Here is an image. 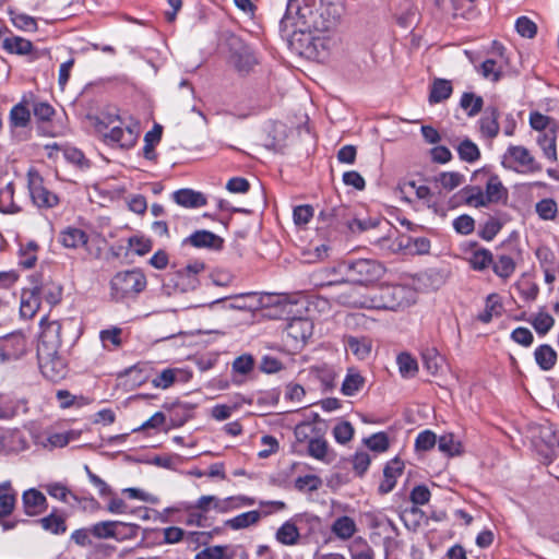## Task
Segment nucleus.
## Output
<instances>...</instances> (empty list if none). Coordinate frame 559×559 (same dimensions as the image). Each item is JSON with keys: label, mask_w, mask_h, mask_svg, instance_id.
<instances>
[{"label": "nucleus", "mask_w": 559, "mask_h": 559, "mask_svg": "<svg viewBox=\"0 0 559 559\" xmlns=\"http://www.w3.org/2000/svg\"><path fill=\"white\" fill-rule=\"evenodd\" d=\"M342 0H288L280 34L300 53L329 52L337 44L331 31L343 14Z\"/></svg>", "instance_id": "nucleus-1"}, {"label": "nucleus", "mask_w": 559, "mask_h": 559, "mask_svg": "<svg viewBox=\"0 0 559 559\" xmlns=\"http://www.w3.org/2000/svg\"><path fill=\"white\" fill-rule=\"evenodd\" d=\"M61 323L49 321L46 317L40 320V335L37 344L39 369L45 378L59 381L68 373L67 359L61 355Z\"/></svg>", "instance_id": "nucleus-2"}, {"label": "nucleus", "mask_w": 559, "mask_h": 559, "mask_svg": "<svg viewBox=\"0 0 559 559\" xmlns=\"http://www.w3.org/2000/svg\"><path fill=\"white\" fill-rule=\"evenodd\" d=\"M340 273L342 281L352 283L359 286H367L379 281L384 272V266L376 260L358 259L353 261L340 262L334 266L322 267L311 274V281L316 286H332L336 285L341 280L321 278L324 273Z\"/></svg>", "instance_id": "nucleus-3"}, {"label": "nucleus", "mask_w": 559, "mask_h": 559, "mask_svg": "<svg viewBox=\"0 0 559 559\" xmlns=\"http://www.w3.org/2000/svg\"><path fill=\"white\" fill-rule=\"evenodd\" d=\"M94 127L103 141L112 147L130 148L136 143L140 134L138 122L122 126L117 115L98 116L95 118Z\"/></svg>", "instance_id": "nucleus-4"}, {"label": "nucleus", "mask_w": 559, "mask_h": 559, "mask_svg": "<svg viewBox=\"0 0 559 559\" xmlns=\"http://www.w3.org/2000/svg\"><path fill=\"white\" fill-rule=\"evenodd\" d=\"M417 293L406 285H384L370 295V309L396 311L416 301Z\"/></svg>", "instance_id": "nucleus-5"}, {"label": "nucleus", "mask_w": 559, "mask_h": 559, "mask_svg": "<svg viewBox=\"0 0 559 559\" xmlns=\"http://www.w3.org/2000/svg\"><path fill=\"white\" fill-rule=\"evenodd\" d=\"M146 277L139 269L118 272L110 281V295L115 300L134 298L146 287Z\"/></svg>", "instance_id": "nucleus-6"}, {"label": "nucleus", "mask_w": 559, "mask_h": 559, "mask_svg": "<svg viewBox=\"0 0 559 559\" xmlns=\"http://www.w3.org/2000/svg\"><path fill=\"white\" fill-rule=\"evenodd\" d=\"M520 258L519 236L512 231L508 239L497 248V260L493 262L491 259L492 270L500 278L508 280L513 275Z\"/></svg>", "instance_id": "nucleus-7"}, {"label": "nucleus", "mask_w": 559, "mask_h": 559, "mask_svg": "<svg viewBox=\"0 0 559 559\" xmlns=\"http://www.w3.org/2000/svg\"><path fill=\"white\" fill-rule=\"evenodd\" d=\"M374 243L386 253H399L408 250L413 253L426 254L430 250V240L426 237L399 236L392 239L391 236H385L377 239Z\"/></svg>", "instance_id": "nucleus-8"}, {"label": "nucleus", "mask_w": 559, "mask_h": 559, "mask_svg": "<svg viewBox=\"0 0 559 559\" xmlns=\"http://www.w3.org/2000/svg\"><path fill=\"white\" fill-rule=\"evenodd\" d=\"M502 164L521 174H534L542 170V165L533 154L522 145H511L503 155Z\"/></svg>", "instance_id": "nucleus-9"}, {"label": "nucleus", "mask_w": 559, "mask_h": 559, "mask_svg": "<svg viewBox=\"0 0 559 559\" xmlns=\"http://www.w3.org/2000/svg\"><path fill=\"white\" fill-rule=\"evenodd\" d=\"M92 536L97 539L132 538L136 533V525L127 524L120 521H100L91 526Z\"/></svg>", "instance_id": "nucleus-10"}, {"label": "nucleus", "mask_w": 559, "mask_h": 559, "mask_svg": "<svg viewBox=\"0 0 559 559\" xmlns=\"http://www.w3.org/2000/svg\"><path fill=\"white\" fill-rule=\"evenodd\" d=\"M28 189L34 204L43 209H51L59 203L57 194L44 186V180L37 171H28Z\"/></svg>", "instance_id": "nucleus-11"}, {"label": "nucleus", "mask_w": 559, "mask_h": 559, "mask_svg": "<svg viewBox=\"0 0 559 559\" xmlns=\"http://www.w3.org/2000/svg\"><path fill=\"white\" fill-rule=\"evenodd\" d=\"M231 53L229 62L236 71L241 74L249 73L253 67L258 63L257 57L253 50L245 45L239 39H234L230 43Z\"/></svg>", "instance_id": "nucleus-12"}, {"label": "nucleus", "mask_w": 559, "mask_h": 559, "mask_svg": "<svg viewBox=\"0 0 559 559\" xmlns=\"http://www.w3.org/2000/svg\"><path fill=\"white\" fill-rule=\"evenodd\" d=\"M26 350V338L20 332L11 333L0 340V361L2 362L20 359Z\"/></svg>", "instance_id": "nucleus-13"}, {"label": "nucleus", "mask_w": 559, "mask_h": 559, "mask_svg": "<svg viewBox=\"0 0 559 559\" xmlns=\"http://www.w3.org/2000/svg\"><path fill=\"white\" fill-rule=\"evenodd\" d=\"M22 508L27 516H38L48 509L46 496L36 488H29L22 493Z\"/></svg>", "instance_id": "nucleus-14"}, {"label": "nucleus", "mask_w": 559, "mask_h": 559, "mask_svg": "<svg viewBox=\"0 0 559 559\" xmlns=\"http://www.w3.org/2000/svg\"><path fill=\"white\" fill-rule=\"evenodd\" d=\"M320 216L328 221L331 225H335V227H347L348 229H354L353 214L350 210L341 204L334 207L324 209L321 211Z\"/></svg>", "instance_id": "nucleus-15"}, {"label": "nucleus", "mask_w": 559, "mask_h": 559, "mask_svg": "<svg viewBox=\"0 0 559 559\" xmlns=\"http://www.w3.org/2000/svg\"><path fill=\"white\" fill-rule=\"evenodd\" d=\"M404 463L399 457L386 463L383 469V479L378 488L381 495H386L393 490L396 479L402 475Z\"/></svg>", "instance_id": "nucleus-16"}, {"label": "nucleus", "mask_w": 559, "mask_h": 559, "mask_svg": "<svg viewBox=\"0 0 559 559\" xmlns=\"http://www.w3.org/2000/svg\"><path fill=\"white\" fill-rule=\"evenodd\" d=\"M228 500L219 499L216 496L213 495H204L201 496L195 503H189L185 506V511H190L192 509H197L198 511H201L203 513H207L210 510H215L218 513H227Z\"/></svg>", "instance_id": "nucleus-17"}, {"label": "nucleus", "mask_w": 559, "mask_h": 559, "mask_svg": "<svg viewBox=\"0 0 559 559\" xmlns=\"http://www.w3.org/2000/svg\"><path fill=\"white\" fill-rule=\"evenodd\" d=\"M491 80H499L509 72V60L504 56V48L501 44L491 41Z\"/></svg>", "instance_id": "nucleus-18"}, {"label": "nucleus", "mask_w": 559, "mask_h": 559, "mask_svg": "<svg viewBox=\"0 0 559 559\" xmlns=\"http://www.w3.org/2000/svg\"><path fill=\"white\" fill-rule=\"evenodd\" d=\"M464 252L468 254L467 261L475 271H484L489 264V252L475 241L465 243Z\"/></svg>", "instance_id": "nucleus-19"}, {"label": "nucleus", "mask_w": 559, "mask_h": 559, "mask_svg": "<svg viewBox=\"0 0 559 559\" xmlns=\"http://www.w3.org/2000/svg\"><path fill=\"white\" fill-rule=\"evenodd\" d=\"M59 242L69 249L83 248L88 242V235L78 227H66L59 233Z\"/></svg>", "instance_id": "nucleus-20"}, {"label": "nucleus", "mask_w": 559, "mask_h": 559, "mask_svg": "<svg viewBox=\"0 0 559 559\" xmlns=\"http://www.w3.org/2000/svg\"><path fill=\"white\" fill-rule=\"evenodd\" d=\"M191 245L195 248H211L219 250L223 247V239L209 230H198L183 240V245Z\"/></svg>", "instance_id": "nucleus-21"}, {"label": "nucleus", "mask_w": 559, "mask_h": 559, "mask_svg": "<svg viewBox=\"0 0 559 559\" xmlns=\"http://www.w3.org/2000/svg\"><path fill=\"white\" fill-rule=\"evenodd\" d=\"M337 302L346 307L370 309V295L361 294L356 287L347 286L337 295Z\"/></svg>", "instance_id": "nucleus-22"}, {"label": "nucleus", "mask_w": 559, "mask_h": 559, "mask_svg": "<svg viewBox=\"0 0 559 559\" xmlns=\"http://www.w3.org/2000/svg\"><path fill=\"white\" fill-rule=\"evenodd\" d=\"M313 324L305 318H294L286 325V333L295 341L306 342L312 335Z\"/></svg>", "instance_id": "nucleus-23"}, {"label": "nucleus", "mask_w": 559, "mask_h": 559, "mask_svg": "<svg viewBox=\"0 0 559 559\" xmlns=\"http://www.w3.org/2000/svg\"><path fill=\"white\" fill-rule=\"evenodd\" d=\"M29 106L31 100L24 96L20 103L12 107L9 117L10 126L12 128H25L28 126L31 121Z\"/></svg>", "instance_id": "nucleus-24"}, {"label": "nucleus", "mask_w": 559, "mask_h": 559, "mask_svg": "<svg viewBox=\"0 0 559 559\" xmlns=\"http://www.w3.org/2000/svg\"><path fill=\"white\" fill-rule=\"evenodd\" d=\"M345 347L349 350L357 359H367L372 349V341L366 336H347L345 338Z\"/></svg>", "instance_id": "nucleus-25"}, {"label": "nucleus", "mask_w": 559, "mask_h": 559, "mask_svg": "<svg viewBox=\"0 0 559 559\" xmlns=\"http://www.w3.org/2000/svg\"><path fill=\"white\" fill-rule=\"evenodd\" d=\"M40 306L37 288L24 289L21 295L20 313L25 319L33 318Z\"/></svg>", "instance_id": "nucleus-26"}, {"label": "nucleus", "mask_w": 559, "mask_h": 559, "mask_svg": "<svg viewBox=\"0 0 559 559\" xmlns=\"http://www.w3.org/2000/svg\"><path fill=\"white\" fill-rule=\"evenodd\" d=\"M536 143L543 151L544 156L549 162H557V130H548L544 133H538L536 138Z\"/></svg>", "instance_id": "nucleus-27"}, {"label": "nucleus", "mask_w": 559, "mask_h": 559, "mask_svg": "<svg viewBox=\"0 0 559 559\" xmlns=\"http://www.w3.org/2000/svg\"><path fill=\"white\" fill-rule=\"evenodd\" d=\"M331 532L335 537L345 542L354 537L357 532V525L350 516L342 515L332 523Z\"/></svg>", "instance_id": "nucleus-28"}, {"label": "nucleus", "mask_w": 559, "mask_h": 559, "mask_svg": "<svg viewBox=\"0 0 559 559\" xmlns=\"http://www.w3.org/2000/svg\"><path fill=\"white\" fill-rule=\"evenodd\" d=\"M176 203L185 207H200L206 204V199L201 192L191 189H181L174 192Z\"/></svg>", "instance_id": "nucleus-29"}, {"label": "nucleus", "mask_w": 559, "mask_h": 559, "mask_svg": "<svg viewBox=\"0 0 559 559\" xmlns=\"http://www.w3.org/2000/svg\"><path fill=\"white\" fill-rule=\"evenodd\" d=\"M275 538L282 545L295 546L299 542L300 533L295 523L286 521L276 531Z\"/></svg>", "instance_id": "nucleus-30"}, {"label": "nucleus", "mask_w": 559, "mask_h": 559, "mask_svg": "<svg viewBox=\"0 0 559 559\" xmlns=\"http://www.w3.org/2000/svg\"><path fill=\"white\" fill-rule=\"evenodd\" d=\"M41 528L55 535L64 534L67 531L66 518L56 511L38 520Z\"/></svg>", "instance_id": "nucleus-31"}, {"label": "nucleus", "mask_w": 559, "mask_h": 559, "mask_svg": "<svg viewBox=\"0 0 559 559\" xmlns=\"http://www.w3.org/2000/svg\"><path fill=\"white\" fill-rule=\"evenodd\" d=\"M534 357L539 368L545 371L552 369L557 361L556 350L547 344L538 346L534 352Z\"/></svg>", "instance_id": "nucleus-32"}, {"label": "nucleus", "mask_w": 559, "mask_h": 559, "mask_svg": "<svg viewBox=\"0 0 559 559\" xmlns=\"http://www.w3.org/2000/svg\"><path fill=\"white\" fill-rule=\"evenodd\" d=\"M530 126L533 130L544 133L548 130H558L559 123L554 118L543 115L537 110L530 112Z\"/></svg>", "instance_id": "nucleus-33"}, {"label": "nucleus", "mask_w": 559, "mask_h": 559, "mask_svg": "<svg viewBox=\"0 0 559 559\" xmlns=\"http://www.w3.org/2000/svg\"><path fill=\"white\" fill-rule=\"evenodd\" d=\"M348 552L350 559H374V550L361 536L353 539L348 546Z\"/></svg>", "instance_id": "nucleus-34"}, {"label": "nucleus", "mask_w": 559, "mask_h": 559, "mask_svg": "<svg viewBox=\"0 0 559 559\" xmlns=\"http://www.w3.org/2000/svg\"><path fill=\"white\" fill-rule=\"evenodd\" d=\"M261 520V512L257 510L243 512L229 519L225 524L233 530H242L257 524Z\"/></svg>", "instance_id": "nucleus-35"}, {"label": "nucleus", "mask_w": 559, "mask_h": 559, "mask_svg": "<svg viewBox=\"0 0 559 559\" xmlns=\"http://www.w3.org/2000/svg\"><path fill=\"white\" fill-rule=\"evenodd\" d=\"M452 92L453 88L450 81L444 79H436L430 90L429 102L431 104L441 103L448 99Z\"/></svg>", "instance_id": "nucleus-36"}, {"label": "nucleus", "mask_w": 559, "mask_h": 559, "mask_svg": "<svg viewBox=\"0 0 559 559\" xmlns=\"http://www.w3.org/2000/svg\"><path fill=\"white\" fill-rule=\"evenodd\" d=\"M364 384L365 379L361 374L350 369L342 383L341 391L346 396H353L362 389Z\"/></svg>", "instance_id": "nucleus-37"}, {"label": "nucleus", "mask_w": 559, "mask_h": 559, "mask_svg": "<svg viewBox=\"0 0 559 559\" xmlns=\"http://www.w3.org/2000/svg\"><path fill=\"white\" fill-rule=\"evenodd\" d=\"M2 46L8 52L21 56L28 55L33 50V44L19 36L4 38Z\"/></svg>", "instance_id": "nucleus-38"}, {"label": "nucleus", "mask_w": 559, "mask_h": 559, "mask_svg": "<svg viewBox=\"0 0 559 559\" xmlns=\"http://www.w3.org/2000/svg\"><path fill=\"white\" fill-rule=\"evenodd\" d=\"M308 454L318 461L331 462L329 457V444L321 435L317 436L308 443Z\"/></svg>", "instance_id": "nucleus-39"}, {"label": "nucleus", "mask_w": 559, "mask_h": 559, "mask_svg": "<svg viewBox=\"0 0 559 559\" xmlns=\"http://www.w3.org/2000/svg\"><path fill=\"white\" fill-rule=\"evenodd\" d=\"M121 335L122 329L112 326L110 329L100 331L99 338L105 349L115 350L122 344Z\"/></svg>", "instance_id": "nucleus-40"}, {"label": "nucleus", "mask_w": 559, "mask_h": 559, "mask_svg": "<svg viewBox=\"0 0 559 559\" xmlns=\"http://www.w3.org/2000/svg\"><path fill=\"white\" fill-rule=\"evenodd\" d=\"M183 371L177 368H168L164 369L162 372L156 374V377L152 380V384L155 388L159 389H168L171 386L180 376H183Z\"/></svg>", "instance_id": "nucleus-41"}, {"label": "nucleus", "mask_w": 559, "mask_h": 559, "mask_svg": "<svg viewBox=\"0 0 559 559\" xmlns=\"http://www.w3.org/2000/svg\"><path fill=\"white\" fill-rule=\"evenodd\" d=\"M424 368L432 376L437 374L442 366L443 358L436 348H427L423 352Z\"/></svg>", "instance_id": "nucleus-42"}, {"label": "nucleus", "mask_w": 559, "mask_h": 559, "mask_svg": "<svg viewBox=\"0 0 559 559\" xmlns=\"http://www.w3.org/2000/svg\"><path fill=\"white\" fill-rule=\"evenodd\" d=\"M538 217L543 221H554L558 214V205L554 199L546 198L535 205Z\"/></svg>", "instance_id": "nucleus-43"}, {"label": "nucleus", "mask_w": 559, "mask_h": 559, "mask_svg": "<svg viewBox=\"0 0 559 559\" xmlns=\"http://www.w3.org/2000/svg\"><path fill=\"white\" fill-rule=\"evenodd\" d=\"M484 100L474 93H464L460 100V106L467 112L469 117L478 115L483 108Z\"/></svg>", "instance_id": "nucleus-44"}, {"label": "nucleus", "mask_w": 559, "mask_h": 559, "mask_svg": "<svg viewBox=\"0 0 559 559\" xmlns=\"http://www.w3.org/2000/svg\"><path fill=\"white\" fill-rule=\"evenodd\" d=\"M47 493L62 502H68V498L71 497L75 501L79 500L78 496L71 492V490L61 483H50L44 486Z\"/></svg>", "instance_id": "nucleus-45"}, {"label": "nucleus", "mask_w": 559, "mask_h": 559, "mask_svg": "<svg viewBox=\"0 0 559 559\" xmlns=\"http://www.w3.org/2000/svg\"><path fill=\"white\" fill-rule=\"evenodd\" d=\"M438 449L448 456L460 454L461 443L455 440L452 433L442 435L438 440Z\"/></svg>", "instance_id": "nucleus-46"}, {"label": "nucleus", "mask_w": 559, "mask_h": 559, "mask_svg": "<svg viewBox=\"0 0 559 559\" xmlns=\"http://www.w3.org/2000/svg\"><path fill=\"white\" fill-rule=\"evenodd\" d=\"M531 323L539 335H546L554 326L555 320L547 312H538L532 317Z\"/></svg>", "instance_id": "nucleus-47"}, {"label": "nucleus", "mask_w": 559, "mask_h": 559, "mask_svg": "<svg viewBox=\"0 0 559 559\" xmlns=\"http://www.w3.org/2000/svg\"><path fill=\"white\" fill-rule=\"evenodd\" d=\"M294 435L298 442L309 443L311 440H313L317 436L320 435V431L311 423H301L295 427Z\"/></svg>", "instance_id": "nucleus-48"}, {"label": "nucleus", "mask_w": 559, "mask_h": 559, "mask_svg": "<svg viewBox=\"0 0 559 559\" xmlns=\"http://www.w3.org/2000/svg\"><path fill=\"white\" fill-rule=\"evenodd\" d=\"M364 443L371 450L378 453L385 452L389 449V438L385 432H377L364 439Z\"/></svg>", "instance_id": "nucleus-49"}, {"label": "nucleus", "mask_w": 559, "mask_h": 559, "mask_svg": "<svg viewBox=\"0 0 559 559\" xmlns=\"http://www.w3.org/2000/svg\"><path fill=\"white\" fill-rule=\"evenodd\" d=\"M462 198L465 201V204L473 207L484 206L485 195L480 188L478 187H468L462 191Z\"/></svg>", "instance_id": "nucleus-50"}, {"label": "nucleus", "mask_w": 559, "mask_h": 559, "mask_svg": "<svg viewBox=\"0 0 559 559\" xmlns=\"http://www.w3.org/2000/svg\"><path fill=\"white\" fill-rule=\"evenodd\" d=\"M37 249L38 245L35 241H29L24 247H22L20 265H22L24 269H32L37 261Z\"/></svg>", "instance_id": "nucleus-51"}, {"label": "nucleus", "mask_w": 559, "mask_h": 559, "mask_svg": "<svg viewBox=\"0 0 559 559\" xmlns=\"http://www.w3.org/2000/svg\"><path fill=\"white\" fill-rule=\"evenodd\" d=\"M457 153L462 160L473 163L479 157V150L471 140H464L457 146Z\"/></svg>", "instance_id": "nucleus-52"}, {"label": "nucleus", "mask_w": 559, "mask_h": 559, "mask_svg": "<svg viewBox=\"0 0 559 559\" xmlns=\"http://www.w3.org/2000/svg\"><path fill=\"white\" fill-rule=\"evenodd\" d=\"M464 176L460 173L450 171V173H441L436 181L441 185L443 189L449 191L457 188L463 183Z\"/></svg>", "instance_id": "nucleus-53"}, {"label": "nucleus", "mask_w": 559, "mask_h": 559, "mask_svg": "<svg viewBox=\"0 0 559 559\" xmlns=\"http://www.w3.org/2000/svg\"><path fill=\"white\" fill-rule=\"evenodd\" d=\"M397 365L403 377H412L418 370L417 361L407 353L397 356Z\"/></svg>", "instance_id": "nucleus-54"}, {"label": "nucleus", "mask_w": 559, "mask_h": 559, "mask_svg": "<svg viewBox=\"0 0 559 559\" xmlns=\"http://www.w3.org/2000/svg\"><path fill=\"white\" fill-rule=\"evenodd\" d=\"M34 116L40 121H50L55 115V108L47 102H31Z\"/></svg>", "instance_id": "nucleus-55"}, {"label": "nucleus", "mask_w": 559, "mask_h": 559, "mask_svg": "<svg viewBox=\"0 0 559 559\" xmlns=\"http://www.w3.org/2000/svg\"><path fill=\"white\" fill-rule=\"evenodd\" d=\"M322 485V480L317 475L300 476L295 480V487L300 491H316Z\"/></svg>", "instance_id": "nucleus-56"}, {"label": "nucleus", "mask_w": 559, "mask_h": 559, "mask_svg": "<svg viewBox=\"0 0 559 559\" xmlns=\"http://www.w3.org/2000/svg\"><path fill=\"white\" fill-rule=\"evenodd\" d=\"M84 471L86 472L90 483L98 490L99 496L108 497L114 495L110 486L99 476L94 474L88 465L84 466Z\"/></svg>", "instance_id": "nucleus-57"}, {"label": "nucleus", "mask_w": 559, "mask_h": 559, "mask_svg": "<svg viewBox=\"0 0 559 559\" xmlns=\"http://www.w3.org/2000/svg\"><path fill=\"white\" fill-rule=\"evenodd\" d=\"M333 436L338 443L345 444L352 440L354 427L348 421H342L334 427Z\"/></svg>", "instance_id": "nucleus-58"}, {"label": "nucleus", "mask_w": 559, "mask_h": 559, "mask_svg": "<svg viewBox=\"0 0 559 559\" xmlns=\"http://www.w3.org/2000/svg\"><path fill=\"white\" fill-rule=\"evenodd\" d=\"M254 367V359L251 355L245 354L237 357L233 362V371L242 376L250 373Z\"/></svg>", "instance_id": "nucleus-59"}, {"label": "nucleus", "mask_w": 559, "mask_h": 559, "mask_svg": "<svg viewBox=\"0 0 559 559\" xmlns=\"http://www.w3.org/2000/svg\"><path fill=\"white\" fill-rule=\"evenodd\" d=\"M515 29L522 37L532 38L537 33L536 24L527 16H520L515 22Z\"/></svg>", "instance_id": "nucleus-60"}, {"label": "nucleus", "mask_w": 559, "mask_h": 559, "mask_svg": "<svg viewBox=\"0 0 559 559\" xmlns=\"http://www.w3.org/2000/svg\"><path fill=\"white\" fill-rule=\"evenodd\" d=\"M437 443V436L431 430L421 431L416 440L415 448L417 451L431 450Z\"/></svg>", "instance_id": "nucleus-61"}, {"label": "nucleus", "mask_w": 559, "mask_h": 559, "mask_svg": "<svg viewBox=\"0 0 559 559\" xmlns=\"http://www.w3.org/2000/svg\"><path fill=\"white\" fill-rule=\"evenodd\" d=\"M16 506V492H4L0 495V518L12 515Z\"/></svg>", "instance_id": "nucleus-62"}, {"label": "nucleus", "mask_w": 559, "mask_h": 559, "mask_svg": "<svg viewBox=\"0 0 559 559\" xmlns=\"http://www.w3.org/2000/svg\"><path fill=\"white\" fill-rule=\"evenodd\" d=\"M453 228L457 234L461 235H468L471 234L475 228V222L472 216L469 215H460L456 217L453 223Z\"/></svg>", "instance_id": "nucleus-63"}, {"label": "nucleus", "mask_w": 559, "mask_h": 559, "mask_svg": "<svg viewBox=\"0 0 559 559\" xmlns=\"http://www.w3.org/2000/svg\"><path fill=\"white\" fill-rule=\"evenodd\" d=\"M430 491L427 486L425 485H418L415 486L409 495L411 501L416 506H424L429 502L430 500Z\"/></svg>", "instance_id": "nucleus-64"}]
</instances>
